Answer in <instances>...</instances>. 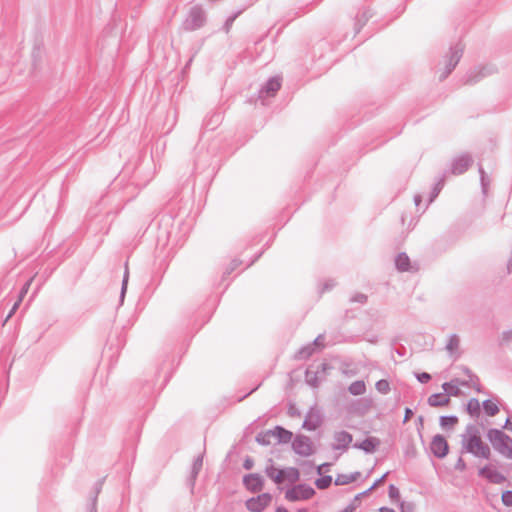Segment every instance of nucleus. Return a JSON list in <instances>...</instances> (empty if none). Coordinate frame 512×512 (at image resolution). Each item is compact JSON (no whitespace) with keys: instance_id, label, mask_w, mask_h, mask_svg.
Here are the masks:
<instances>
[{"instance_id":"21","label":"nucleus","mask_w":512,"mask_h":512,"mask_svg":"<svg viewBox=\"0 0 512 512\" xmlns=\"http://www.w3.org/2000/svg\"><path fill=\"white\" fill-rule=\"evenodd\" d=\"M467 411L471 416H477L480 412V403L477 399H471L467 404Z\"/></svg>"},{"instance_id":"17","label":"nucleus","mask_w":512,"mask_h":512,"mask_svg":"<svg viewBox=\"0 0 512 512\" xmlns=\"http://www.w3.org/2000/svg\"><path fill=\"white\" fill-rule=\"evenodd\" d=\"M458 424L456 416H443L440 418V425L443 429H452Z\"/></svg>"},{"instance_id":"14","label":"nucleus","mask_w":512,"mask_h":512,"mask_svg":"<svg viewBox=\"0 0 512 512\" xmlns=\"http://www.w3.org/2000/svg\"><path fill=\"white\" fill-rule=\"evenodd\" d=\"M470 159L468 157H460L458 158L453 166V173L461 174L463 173L469 166Z\"/></svg>"},{"instance_id":"6","label":"nucleus","mask_w":512,"mask_h":512,"mask_svg":"<svg viewBox=\"0 0 512 512\" xmlns=\"http://www.w3.org/2000/svg\"><path fill=\"white\" fill-rule=\"evenodd\" d=\"M352 435L346 431H337L333 434L331 446L335 450H345L352 443Z\"/></svg>"},{"instance_id":"26","label":"nucleus","mask_w":512,"mask_h":512,"mask_svg":"<svg viewBox=\"0 0 512 512\" xmlns=\"http://www.w3.org/2000/svg\"><path fill=\"white\" fill-rule=\"evenodd\" d=\"M389 497L393 500V501H399L400 499V493H399V490L397 487H395L394 485H390L389 486Z\"/></svg>"},{"instance_id":"29","label":"nucleus","mask_w":512,"mask_h":512,"mask_svg":"<svg viewBox=\"0 0 512 512\" xmlns=\"http://www.w3.org/2000/svg\"><path fill=\"white\" fill-rule=\"evenodd\" d=\"M270 496L268 495H262V496H258V506L259 505H267L270 501Z\"/></svg>"},{"instance_id":"10","label":"nucleus","mask_w":512,"mask_h":512,"mask_svg":"<svg viewBox=\"0 0 512 512\" xmlns=\"http://www.w3.org/2000/svg\"><path fill=\"white\" fill-rule=\"evenodd\" d=\"M293 447L297 453L302 455H309L312 452V448L308 440L305 438H297L293 442Z\"/></svg>"},{"instance_id":"27","label":"nucleus","mask_w":512,"mask_h":512,"mask_svg":"<svg viewBox=\"0 0 512 512\" xmlns=\"http://www.w3.org/2000/svg\"><path fill=\"white\" fill-rule=\"evenodd\" d=\"M502 502L506 506H512V491H505L502 494Z\"/></svg>"},{"instance_id":"19","label":"nucleus","mask_w":512,"mask_h":512,"mask_svg":"<svg viewBox=\"0 0 512 512\" xmlns=\"http://www.w3.org/2000/svg\"><path fill=\"white\" fill-rule=\"evenodd\" d=\"M409 258L405 254H400L396 258V266L400 271H406L409 267Z\"/></svg>"},{"instance_id":"37","label":"nucleus","mask_w":512,"mask_h":512,"mask_svg":"<svg viewBox=\"0 0 512 512\" xmlns=\"http://www.w3.org/2000/svg\"><path fill=\"white\" fill-rule=\"evenodd\" d=\"M276 512H288V511H287V510H285V509H283V508H278V509L276 510Z\"/></svg>"},{"instance_id":"38","label":"nucleus","mask_w":512,"mask_h":512,"mask_svg":"<svg viewBox=\"0 0 512 512\" xmlns=\"http://www.w3.org/2000/svg\"><path fill=\"white\" fill-rule=\"evenodd\" d=\"M126 284H127V276H126V277H125V279H124L123 290L126 288Z\"/></svg>"},{"instance_id":"11","label":"nucleus","mask_w":512,"mask_h":512,"mask_svg":"<svg viewBox=\"0 0 512 512\" xmlns=\"http://www.w3.org/2000/svg\"><path fill=\"white\" fill-rule=\"evenodd\" d=\"M359 476V473H341L338 474L335 478V484L336 485H347L352 482H354L357 477Z\"/></svg>"},{"instance_id":"35","label":"nucleus","mask_w":512,"mask_h":512,"mask_svg":"<svg viewBox=\"0 0 512 512\" xmlns=\"http://www.w3.org/2000/svg\"><path fill=\"white\" fill-rule=\"evenodd\" d=\"M505 428L512 432V422L507 420L505 424Z\"/></svg>"},{"instance_id":"2","label":"nucleus","mask_w":512,"mask_h":512,"mask_svg":"<svg viewBox=\"0 0 512 512\" xmlns=\"http://www.w3.org/2000/svg\"><path fill=\"white\" fill-rule=\"evenodd\" d=\"M266 472L267 475L277 484H292L299 479V471L293 467L279 469L274 466H270L267 468Z\"/></svg>"},{"instance_id":"5","label":"nucleus","mask_w":512,"mask_h":512,"mask_svg":"<svg viewBox=\"0 0 512 512\" xmlns=\"http://www.w3.org/2000/svg\"><path fill=\"white\" fill-rule=\"evenodd\" d=\"M431 452L438 458H444L449 451L447 440L442 435H435L430 444Z\"/></svg>"},{"instance_id":"8","label":"nucleus","mask_w":512,"mask_h":512,"mask_svg":"<svg viewBox=\"0 0 512 512\" xmlns=\"http://www.w3.org/2000/svg\"><path fill=\"white\" fill-rule=\"evenodd\" d=\"M281 87V80L278 77L269 79L261 90V97H272Z\"/></svg>"},{"instance_id":"33","label":"nucleus","mask_w":512,"mask_h":512,"mask_svg":"<svg viewBox=\"0 0 512 512\" xmlns=\"http://www.w3.org/2000/svg\"><path fill=\"white\" fill-rule=\"evenodd\" d=\"M412 414H413L412 410L409 408H406L404 422H407L411 418Z\"/></svg>"},{"instance_id":"25","label":"nucleus","mask_w":512,"mask_h":512,"mask_svg":"<svg viewBox=\"0 0 512 512\" xmlns=\"http://www.w3.org/2000/svg\"><path fill=\"white\" fill-rule=\"evenodd\" d=\"M376 389L381 393H387L390 389L389 383L386 380H380L376 383Z\"/></svg>"},{"instance_id":"31","label":"nucleus","mask_w":512,"mask_h":512,"mask_svg":"<svg viewBox=\"0 0 512 512\" xmlns=\"http://www.w3.org/2000/svg\"><path fill=\"white\" fill-rule=\"evenodd\" d=\"M246 506L249 510L255 511L256 510V501L254 499H249L246 502Z\"/></svg>"},{"instance_id":"3","label":"nucleus","mask_w":512,"mask_h":512,"mask_svg":"<svg viewBox=\"0 0 512 512\" xmlns=\"http://www.w3.org/2000/svg\"><path fill=\"white\" fill-rule=\"evenodd\" d=\"M493 446L506 457L512 458V439L499 430H491L488 434Z\"/></svg>"},{"instance_id":"7","label":"nucleus","mask_w":512,"mask_h":512,"mask_svg":"<svg viewBox=\"0 0 512 512\" xmlns=\"http://www.w3.org/2000/svg\"><path fill=\"white\" fill-rule=\"evenodd\" d=\"M479 475L492 483H502L504 477L492 466L487 465L479 470Z\"/></svg>"},{"instance_id":"4","label":"nucleus","mask_w":512,"mask_h":512,"mask_svg":"<svg viewBox=\"0 0 512 512\" xmlns=\"http://www.w3.org/2000/svg\"><path fill=\"white\" fill-rule=\"evenodd\" d=\"M314 495L313 488L306 485H298L286 492V498L292 501L306 500Z\"/></svg>"},{"instance_id":"16","label":"nucleus","mask_w":512,"mask_h":512,"mask_svg":"<svg viewBox=\"0 0 512 512\" xmlns=\"http://www.w3.org/2000/svg\"><path fill=\"white\" fill-rule=\"evenodd\" d=\"M274 430L277 435V440H278L279 444L288 443L291 441L292 433L290 431L285 430L281 427H276Z\"/></svg>"},{"instance_id":"34","label":"nucleus","mask_w":512,"mask_h":512,"mask_svg":"<svg viewBox=\"0 0 512 512\" xmlns=\"http://www.w3.org/2000/svg\"><path fill=\"white\" fill-rule=\"evenodd\" d=\"M244 466L246 469H251L253 467V461L252 460H246L244 463Z\"/></svg>"},{"instance_id":"24","label":"nucleus","mask_w":512,"mask_h":512,"mask_svg":"<svg viewBox=\"0 0 512 512\" xmlns=\"http://www.w3.org/2000/svg\"><path fill=\"white\" fill-rule=\"evenodd\" d=\"M376 446V440L375 439H366L362 442L360 445V448L366 450V451H372Z\"/></svg>"},{"instance_id":"9","label":"nucleus","mask_w":512,"mask_h":512,"mask_svg":"<svg viewBox=\"0 0 512 512\" xmlns=\"http://www.w3.org/2000/svg\"><path fill=\"white\" fill-rule=\"evenodd\" d=\"M322 424V416L321 414L319 413V411H316V410H311L305 421H304V428L308 429V430H316L317 428H319Z\"/></svg>"},{"instance_id":"12","label":"nucleus","mask_w":512,"mask_h":512,"mask_svg":"<svg viewBox=\"0 0 512 512\" xmlns=\"http://www.w3.org/2000/svg\"><path fill=\"white\" fill-rule=\"evenodd\" d=\"M32 281H33V278H31L29 281H27L25 283V285L23 286V288L21 289L20 291V294H19V297H18V300L15 302V304L13 305L10 313L8 314V317H11L15 312L16 310L18 309V307L20 306L21 302L23 301L25 295L27 294L31 284H32Z\"/></svg>"},{"instance_id":"15","label":"nucleus","mask_w":512,"mask_h":512,"mask_svg":"<svg viewBox=\"0 0 512 512\" xmlns=\"http://www.w3.org/2000/svg\"><path fill=\"white\" fill-rule=\"evenodd\" d=\"M258 442H261L262 444H267V445H278L279 442L277 440V435L275 433V430H269L267 432H265L261 439H258Z\"/></svg>"},{"instance_id":"20","label":"nucleus","mask_w":512,"mask_h":512,"mask_svg":"<svg viewBox=\"0 0 512 512\" xmlns=\"http://www.w3.org/2000/svg\"><path fill=\"white\" fill-rule=\"evenodd\" d=\"M484 411L489 416H494L499 412L498 405L493 401H485L483 404Z\"/></svg>"},{"instance_id":"1","label":"nucleus","mask_w":512,"mask_h":512,"mask_svg":"<svg viewBox=\"0 0 512 512\" xmlns=\"http://www.w3.org/2000/svg\"><path fill=\"white\" fill-rule=\"evenodd\" d=\"M464 449L478 458L489 459L491 451L489 446L482 440L480 431L476 427H468L463 436Z\"/></svg>"},{"instance_id":"23","label":"nucleus","mask_w":512,"mask_h":512,"mask_svg":"<svg viewBox=\"0 0 512 512\" xmlns=\"http://www.w3.org/2000/svg\"><path fill=\"white\" fill-rule=\"evenodd\" d=\"M332 477L331 476H323L315 481V485L319 489H326L331 485Z\"/></svg>"},{"instance_id":"18","label":"nucleus","mask_w":512,"mask_h":512,"mask_svg":"<svg viewBox=\"0 0 512 512\" xmlns=\"http://www.w3.org/2000/svg\"><path fill=\"white\" fill-rule=\"evenodd\" d=\"M349 391L353 395H362L366 391V385L363 381H355L349 386Z\"/></svg>"},{"instance_id":"32","label":"nucleus","mask_w":512,"mask_h":512,"mask_svg":"<svg viewBox=\"0 0 512 512\" xmlns=\"http://www.w3.org/2000/svg\"><path fill=\"white\" fill-rule=\"evenodd\" d=\"M456 468L460 471H463L466 469V464L465 462L462 460V459H459L457 464H456Z\"/></svg>"},{"instance_id":"30","label":"nucleus","mask_w":512,"mask_h":512,"mask_svg":"<svg viewBox=\"0 0 512 512\" xmlns=\"http://www.w3.org/2000/svg\"><path fill=\"white\" fill-rule=\"evenodd\" d=\"M418 380L422 383H426L430 380V375L428 373H421L417 376Z\"/></svg>"},{"instance_id":"28","label":"nucleus","mask_w":512,"mask_h":512,"mask_svg":"<svg viewBox=\"0 0 512 512\" xmlns=\"http://www.w3.org/2000/svg\"><path fill=\"white\" fill-rule=\"evenodd\" d=\"M443 389L448 393H454V394H456V391H457V388L450 383H444Z\"/></svg>"},{"instance_id":"36","label":"nucleus","mask_w":512,"mask_h":512,"mask_svg":"<svg viewBox=\"0 0 512 512\" xmlns=\"http://www.w3.org/2000/svg\"><path fill=\"white\" fill-rule=\"evenodd\" d=\"M380 512H395L393 509L382 507L379 509Z\"/></svg>"},{"instance_id":"22","label":"nucleus","mask_w":512,"mask_h":512,"mask_svg":"<svg viewBox=\"0 0 512 512\" xmlns=\"http://www.w3.org/2000/svg\"><path fill=\"white\" fill-rule=\"evenodd\" d=\"M243 483L248 490L253 492L256 489V476L253 474L246 475L243 478Z\"/></svg>"},{"instance_id":"13","label":"nucleus","mask_w":512,"mask_h":512,"mask_svg":"<svg viewBox=\"0 0 512 512\" xmlns=\"http://www.w3.org/2000/svg\"><path fill=\"white\" fill-rule=\"evenodd\" d=\"M450 402V398L446 395L442 394H433L429 397L428 403L431 406L438 407V406H447Z\"/></svg>"}]
</instances>
